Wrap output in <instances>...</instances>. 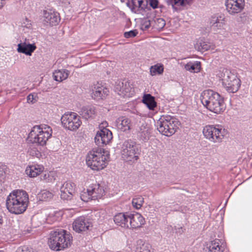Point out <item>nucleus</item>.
I'll return each instance as SVG.
<instances>
[{
	"instance_id": "nucleus-21",
	"label": "nucleus",
	"mask_w": 252,
	"mask_h": 252,
	"mask_svg": "<svg viewBox=\"0 0 252 252\" xmlns=\"http://www.w3.org/2000/svg\"><path fill=\"white\" fill-rule=\"evenodd\" d=\"M117 128L121 131L125 132L131 129L132 126L131 121L126 117H120L115 122Z\"/></svg>"
},
{
	"instance_id": "nucleus-37",
	"label": "nucleus",
	"mask_w": 252,
	"mask_h": 252,
	"mask_svg": "<svg viewBox=\"0 0 252 252\" xmlns=\"http://www.w3.org/2000/svg\"><path fill=\"white\" fill-rule=\"evenodd\" d=\"M28 153L29 155L37 158H39L41 156V153L34 147H31L28 150Z\"/></svg>"
},
{
	"instance_id": "nucleus-45",
	"label": "nucleus",
	"mask_w": 252,
	"mask_h": 252,
	"mask_svg": "<svg viewBox=\"0 0 252 252\" xmlns=\"http://www.w3.org/2000/svg\"><path fill=\"white\" fill-rule=\"evenodd\" d=\"M56 220H57V219L54 216L50 215L47 218V221L48 223H51Z\"/></svg>"
},
{
	"instance_id": "nucleus-35",
	"label": "nucleus",
	"mask_w": 252,
	"mask_h": 252,
	"mask_svg": "<svg viewBox=\"0 0 252 252\" xmlns=\"http://www.w3.org/2000/svg\"><path fill=\"white\" fill-rule=\"evenodd\" d=\"M127 5L131 11L135 13L139 14L142 12L141 10L142 7L138 5V2H136V0H131L127 3Z\"/></svg>"
},
{
	"instance_id": "nucleus-7",
	"label": "nucleus",
	"mask_w": 252,
	"mask_h": 252,
	"mask_svg": "<svg viewBox=\"0 0 252 252\" xmlns=\"http://www.w3.org/2000/svg\"><path fill=\"white\" fill-rule=\"evenodd\" d=\"M223 86L229 93L236 92L240 86V80L228 69L223 68L219 74Z\"/></svg>"
},
{
	"instance_id": "nucleus-19",
	"label": "nucleus",
	"mask_w": 252,
	"mask_h": 252,
	"mask_svg": "<svg viewBox=\"0 0 252 252\" xmlns=\"http://www.w3.org/2000/svg\"><path fill=\"white\" fill-rule=\"evenodd\" d=\"M129 227L136 228L141 227L144 224V218L139 213H128Z\"/></svg>"
},
{
	"instance_id": "nucleus-42",
	"label": "nucleus",
	"mask_w": 252,
	"mask_h": 252,
	"mask_svg": "<svg viewBox=\"0 0 252 252\" xmlns=\"http://www.w3.org/2000/svg\"><path fill=\"white\" fill-rule=\"evenodd\" d=\"M151 24H152V21L150 20H145L142 25V29L143 30H147L150 28Z\"/></svg>"
},
{
	"instance_id": "nucleus-13",
	"label": "nucleus",
	"mask_w": 252,
	"mask_h": 252,
	"mask_svg": "<svg viewBox=\"0 0 252 252\" xmlns=\"http://www.w3.org/2000/svg\"><path fill=\"white\" fill-rule=\"evenodd\" d=\"M226 9L229 14L235 15L241 12L244 8V0H226Z\"/></svg>"
},
{
	"instance_id": "nucleus-16",
	"label": "nucleus",
	"mask_w": 252,
	"mask_h": 252,
	"mask_svg": "<svg viewBox=\"0 0 252 252\" xmlns=\"http://www.w3.org/2000/svg\"><path fill=\"white\" fill-rule=\"evenodd\" d=\"M116 91L120 95L124 97H131L134 93L133 87L129 82H119L115 88Z\"/></svg>"
},
{
	"instance_id": "nucleus-26",
	"label": "nucleus",
	"mask_w": 252,
	"mask_h": 252,
	"mask_svg": "<svg viewBox=\"0 0 252 252\" xmlns=\"http://www.w3.org/2000/svg\"><path fill=\"white\" fill-rule=\"evenodd\" d=\"M224 18L221 16H213L210 20V25L216 31L223 28L224 25Z\"/></svg>"
},
{
	"instance_id": "nucleus-10",
	"label": "nucleus",
	"mask_w": 252,
	"mask_h": 252,
	"mask_svg": "<svg viewBox=\"0 0 252 252\" xmlns=\"http://www.w3.org/2000/svg\"><path fill=\"white\" fill-rule=\"evenodd\" d=\"M61 120L63 126L71 131L77 130L82 124L79 116L74 112L65 113Z\"/></svg>"
},
{
	"instance_id": "nucleus-1",
	"label": "nucleus",
	"mask_w": 252,
	"mask_h": 252,
	"mask_svg": "<svg viewBox=\"0 0 252 252\" xmlns=\"http://www.w3.org/2000/svg\"><path fill=\"white\" fill-rule=\"evenodd\" d=\"M29 195L23 190H14L7 197L6 206L9 212L14 214L24 213L28 205Z\"/></svg>"
},
{
	"instance_id": "nucleus-20",
	"label": "nucleus",
	"mask_w": 252,
	"mask_h": 252,
	"mask_svg": "<svg viewBox=\"0 0 252 252\" xmlns=\"http://www.w3.org/2000/svg\"><path fill=\"white\" fill-rule=\"evenodd\" d=\"M17 47V51L18 52L24 54L27 56H31L36 49L34 44H31L28 42L26 39L24 42L19 43Z\"/></svg>"
},
{
	"instance_id": "nucleus-3",
	"label": "nucleus",
	"mask_w": 252,
	"mask_h": 252,
	"mask_svg": "<svg viewBox=\"0 0 252 252\" xmlns=\"http://www.w3.org/2000/svg\"><path fill=\"white\" fill-rule=\"evenodd\" d=\"M71 242L72 237L62 229L50 232L48 244L52 250L56 251L63 250L70 246Z\"/></svg>"
},
{
	"instance_id": "nucleus-34",
	"label": "nucleus",
	"mask_w": 252,
	"mask_h": 252,
	"mask_svg": "<svg viewBox=\"0 0 252 252\" xmlns=\"http://www.w3.org/2000/svg\"><path fill=\"white\" fill-rule=\"evenodd\" d=\"M153 27L157 30L160 31L165 25V21L163 18H156L152 21Z\"/></svg>"
},
{
	"instance_id": "nucleus-18",
	"label": "nucleus",
	"mask_w": 252,
	"mask_h": 252,
	"mask_svg": "<svg viewBox=\"0 0 252 252\" xmlns=\"http://www.w3.org/2000/svg\"><path fill=\"white\" fill-rule=\"evenodd\" d=\"M75 190L74 183L68 181L64 182L60 188L61 198L63 200H70L72 198Z\"/></svg>"
},
{
	"instance_id": "nucleus-33",
	"label": "nucleus",
	"mask_w": 252,
	"mask_h": 252,
	"mask_svg": "<svg viewBox=\"0 0 252 252\" xmlns=\"http://www.w3.org/2000/svg\"><path fill=\"white\" fill-rule=\"evenodd\" d=\"M163 65L161 63H157L155 65L151 66L150 68V73L152 76L162 74L163 72Z\"/></svg>"
},
{
	"instance_id": "nucleus-31",
	"label": "nucleus",
	"mask_w": 252,
	"mask_h": 252,
	"mask_svg": "<svg viewBox=\"0 0 252 252\" xmlns=\"http://www.w3.org/2000/svg\"><path fill=\"white\" fill-rule=\"evenodd\" d=\"M195 48L198 51L204 52L209 50L214 49V45L210 43L200 40L196 43Z\"/></svg>"
},
{
	"instance_id": "nucleus-11",
	"label": "nucleus",
	"mask_w": 252,
	"mask_h": 252,
	"mask_svg": "<svg viewBox=\"0 0 252 252\" xmlns=\"http://www.w3.org/2000/svg\"><path fill=\"white\" fill-rule=\"evenodd\" d=\"M108 124L106 121L102 122L99 125L100 130L98 131L94 137V141L98 146H103L108 144L112 139V133L106 128Z\"/></svg>"
},
{
	"instance_id": "nucleus-32",
	"label": "nucleus",
	"mask_w": 252,
	"mask_h": 252,
	"mask_svg": "<svg viewBox=\"0 0 252 252\" xmlns=\"http://www.w3.org/2000/svg\"><path fill=\"white\" fill-rule=\"evenodd\" d=\"M151 246L145 243L141 240L136 242L135 252H153L151 251Z\"/></svg>"
},
{
	"instance_id": "nucleus-4",
	"label": "nucleus",
	"mask_w": 252,
	"mask_h": 252,
	"mask_svg": "<svg viewBox=\"0 0 252 252\" xmlns=\"http://www.w3.org/2000/svg\"><path fill=\"white\" fill-rule=\"evenodd\" d=\"M109 155L101 149L90 151L86 157V163L94 170H99L105 168L108 162Z\"/></svg>"
},
{
	"instance_id": "nucleus-41",
	"label": "nucleus",
	"mask_w": 252,
	"mask_h": 252,
	"mask_svg": "<svg viewBox=\"0 0 252 252\" xmlns=\"http://www.w3.org/2000/svg\"><path fill=\"white\" fill-rule=\"evenodd\" d=\"M136 1L138 2V5L141 6V7H142V8H141L142 11H144L147 6L148 0H136Z\"/></svg>"
},
{
	"instance_id": "nucleus-2",
	"label": "nucleus",
	"mask_w": 252,
	"mask_h": 252,
	"mask_svg": "<svg viewBox=\"0 0 252 252\" xmlns=\"http://www.w3.org/2000/svg\"><path fill=\"white\" fill-rule=\"evenodd\" d=\"M200 100L205 107L214 113L220 114L225 109L223 98L212 90L204 91Z\"/></svg>"
},
{
	"instance_id": "nucleus-17",
	"label": "nucleus",
	"mask_w": 252,
	"mask_h": 252,
	"mask_svg": "<svg viewBox=\"0 0 252 252\" xmlns=\"http://www.w3.org/2000/svg\"><path fill=\"white\" fill-rule=\"evenodd\" d=\"M91 226L89 219L83 216L77 218L72 223L73 230L78 233L86 231Z\"/></svg>"
},
{
	"instance_id": "nucleus-28",
	"label": "nucleus",
	"mask_w": 252,
	"mask_h": 252,
	"mask_svg": "<svg viewBox=\"0 0 252 252\" xmlns=\"http://www.w3.org/2000/svg\"><path fill=\"white\" fill-rule=\"evenodd\" d=\"M69 73L70 71L67 69H59L53 72V77L55 81L62 82L68 78Z\"/></svg>"
},
{
	"instance_id": "nucleus-5",
	"label": "nucleus",
	"mask_w": 252,
	"mask_h": 252,
	"mask_svg": "<svg viewBox=\"0 0 252 252\" xmlns=\"http://www.w3.org/2000/svg\"><path fill=\"white\" fill-rule=\"evenodd\" d=\"M52 133L51 128L46 125L35 126L29 133V138L32 143L44 146L51 136Z\"/></svg>"
},
{
	"instance_id": "nucleus-15",
	"label": "nucleus",
	"mask_w": 252,
	"mask_h": 252,
	"mask_svg": "<svg viewBox=\"0 0 252 252\" xmlns=\"http://www.w3.org/2000/svg\"><path fill=\"white\" fill-rule=\"evenodd\" d=\"M60 20L59 13L52 9H47L43 12V22L45 25L51 26L58 24Z\"/></svg>"
},
{
	"instance_id": "nucleus-12",
	"label": "nucleus",
	"mask_w": 252,
	"mask_h": 252,
	"mask_svg": "<svg viewBox=\"0 0 252 252\" xmlns=\"http://www.w3.org/2000/svg\"><path fill=\"white\" fill-rule=\"evenodd\" d=\"M103 186L99 184H93L87 190V192L81 195V198L84 201H88L89 199L96 200L101 198L104 194Z\"/></svg>"
},
{
	"instance_id": "nucleus-30",
	"label": "nucleus",
	"mask_w": 252,
	"mask_h": 252,
	"mask_svg": "<svg viewBox=\"0 0 252 252\" xmlns=\"http://www.w3.org/2000/svg\"><path fill=\"white\" fill-rule=\"evenodd\" d=\"M184 68L186 70L189 71L190 72H199L201 68L200 62L198 61L189 62L184 65Z\"/></svg>"
},
{
	"instance_id": "nucleus-14",
	"label": "nucleus",
	"mask_w": 252,
	"mask_h": 252,
	"mask_svg": "<svg viewBox=\"0 0 252 252\" xmlns=\"http://www.w3.org/2000/svg\"><path fill=\"white\" fill-rule=\"evenodd\" d=\"M91 92L92 97L96 100L104 99L109 93V90L98 82L92 86Z\"/></svg>"
},
{
	"instance_id": "nucleus-48",
	"label": "nucleus",
	"mask_w": 252,
	"mask_h": 252,
	"mask_svg": "<svg viewBox=\"0 0 252 252\" xmlns=\"http://www.w3.org/2000/svg\"><path fill=\"white\" fill-rule=\"evenodd\" d=\"M0 252H4V251L2 250H0Z\"/></svg>"
},
{
	"instance_id": "nucleus-40",
	"label": "nucleus",
	"mask_w": 252,
	"mask_h": 252,
	"mask_svg": "<svg viewBox=\"0 0 252 252\" xmlns=\"http://www.w3.org/2000/svg\"><path fill=\"white\" fill-rule=\"evenodd\" d=\"M138 32L136 30L130 31L124 33V36L126 38L134 37L137 35Z\"/></svg>"
},
{
	"instance_id": "nucleus-29",
	"label": "nucleus",
	"mask_w": 252,
	"mask_h": 252,
	"mask_svg": "<svg viewBox=\"0 0 252 252\" xmlns=\"http://www.w3.org/2000/svg\"><path fill=\"white\" fill-rule=\"evenodd\" d=\"M142 101L150 110H153L157 106V103L155 100L154 97L152 96L150 94H144L143 97Z\"/></svg>"
},
{
	"instance_id": "nucleus-24",
	"label": "nucleus",
	"mask_w": 252,
	"mask_h": 252,
	"mask_svg": "<svg viewBox=\"0 0 252 252\" xmlns=\"http://www.w3.org/2000/svg\"><path fill=\"white\" fill-rule=\"evenodd\" d=\"M208 248V252H223L225 245L220 239H216L211 241Z\"/></svg>"
},
{
	"instance_id": "nucleus-25",
	"label": "nucleus",
	"mask_w": 252,
	"mask_h": 252,
	"mask_svg": "<svg viewBox=\"0 0 252 252\" xmlns=\"http://www.w3.org/2000/svg\"><path fill=\"white\" fill-rule=\"evenodd\" d=\"M44 169V167L41 165L33 164L27 167L26 172L30 177H35L43 172Z\"/></svg>"
},
{
	"instance_id": "nucleus-43",
	"label": "nucleus",
	"mask_w": 252,
	"mask_h": 252,
	"mask_svg": "<svg viewBox=\"0 0 252 252\" xmlns=\"http://www.w3.org/2000/svg\"><path fill=\"white\" fill-rule=\"evenodd\" d=\"M40 179L41 180H44L47 182H50L52 181V179L50 177V174L48 173L42 174Z\"/></svg>"
},
{
	"instance_id": "nucleus-44",
	"label": "nucleus",
	"mask_w": 252,
	"mask_h": 252,
	"mask_svg": "<svg viewBox=\"0 0 252 252\" xmlns=\"http://www.w3.org/2000/svg\"><path fill=\"white\" fill-rule=\"evenodd\" d=\"M16 252H34L31 250L29 249L26 247H23L22 248H20L18 249Z\"/></svg>"
},
{
	"instance_id": "nucleus-6",
	"label": "nucleus",
	"mask_w": 252,
	"mask_h": 252,
	"mask_svg": "<svg viewBox=\"0 0 252 252\" xmlns=\"http://www.w3.org/2000/svg\"><path fill=\"white\" fill-rule=\"evenodd\" d=\"M180 124L178 120L170 115L163 116L157 123V129L162 134L170 136L175 133Z\"/></svg>"
},
{
	"instance_id": "nucleus-46",
	"label": "nucleus",
	"mask_w": 252,
	"mask_h": 252,
	"mask_svg": "<svg viewBox=\"0 0 252 252\" xmlns=\"http://www.w3.org/2000/svg\"><path fill=\"white\" fill-rule=\"evenodd\" d=\"M6 168V165L3 163L0 162V175L2 174L3 172H5Z\"/></svg>"
},
{
	"instance_id": "nucleus-9",
	"label": "nucleus",
	"mask_w": 252,
	"mask_h": 252,
	"mask_svg": "<svg viewBox=\"0 0 252 252\" xmlns=\"http://www.w3.org/2000/svg\"><path fill=\"white\" fill-rule=\"evenodd\" d=\"M204 136L213 142H220L225 134V130L221 126L208 125L203 130Z\"/></svg>"
},
{
	"instance_id": "nucleus-22",
	"label": "nucleus",
	"mask_w": 252,
	"mask_h": 252,
	"mask_svg": "<svg viewBox=\"0 0 252 252\" xmlns=\"http://www.w3.org/2000/svg\"><path fill=\"white\" fill-rule=\"evenodd\" d=\"M128 213H118L114 217V221L117 225L122 227L128 228Z\"/></svg>"
},
{
	"instance_id": "nucleus-36",
	"label": "nucleus",
	"mask_w": 252,
	"mask_h": 252,
	"mask_svg": "<svg viewBox=\"0 0 252 252\" xmlns=\"http://www.w3.org/2000/svg\"><path fill=\"white\" fill-rule=\"evenodd\" d=\"M144 202V198L141 196H135L132 201L133 206L136 209H140Z\"/></svg>"
},
{
	"instance_id": "nucleus-23",
	"label": "nucleus",
	"mask_w": 252,
	"mask_h": 252,
	"mask_svg": "<svg viewBox=\"0 0 252 252\" xmlns=\"http://www.w3.org/2000/svg\"><path fill=\"white\" fill-rule=\"evenodd\" d=\"M151 129L146 123H142L137 131L138 136L143 141L148 140L150 136Z\"/></svg>"
},
{
	"instance_id": "nucleus-27",
	"label": "nucleus",
	"mask_w": 252,
	"mask_h": 252,
	"mask_svg": "<svg viewBox=\"0 0 252 252\" xmlns=\"http://www.w3.org/2000/svg\"><path fill=\"white\" fill-rule=\"evenodd\" d=\"M95 114V109L92 105L83 106L80 112V115L86 120L93 118Z\"/></svg>"
},
{
	"instance_id": "nucleus-49",
	"label": "nucleus",
	"mask_w": 252,
	"mask_h": 252,
	"mask_svg": "<svg viewBox=\"0 0 252 252\" xmlns=\"http://www.w3.org/2000/svg\"><path fill=\"white\" fill-rule=\"evenodd\" d=\"M189 1V4L190 3V0H188Z\"/></svg>"
},
{
	"instance_id": "nucleus-8",
	"label": "nucleus",
	"mask_w": 252,
	"mask_h": 252,
	"mask_svg": "<svg viewBox=\"0 0 252 252\" xmlns=\"http://www.w3.org/2000/svg\"><path fill=\"white\" fill-rule=\"evenodd\" d=\"M121 155L122 159L126 161H137L139 149L135 142L130 139L124 141L121 146Z\"/></svg>"
},
{
	"instance_id": "nucleus-47",
	"label": "nucleus",
	"mask_w": 252,
	"mask_h": 252,
	"mask_svg": "<svg viewBox=\"0 0 252 252\" xmlns=\"http://www.w3.org/2000/svg\"><path fill=\"white\" fill-rule=\"evenodd\" d=\"M5 4V0H0V8L3 7V6Z\"/></svg>"
},
{
	"instance_id": "nucleus-38",
	"label": "nucleus",
	"mask_w": 252,
	"mask_h": 252,
	"mask_svg": "<svg viewBox=\"0 0 252 252\" xmlns=\"http://www.w3.org/2000/svg\"><path fill=\"white\" fill-rule=\"evenodd\" d=\"M53 196V194L47 190H43L41 191L40 197L42 200H48L51 199Z\"/></svg>"
},
{
	"instance_id": "nucleus-39",
	"label": "nucleus",
	"mask_w": 252,
	"mask_h": 252,
	"mask_svg": "<svg viewBox=\"0 0 252 252\" xmlns=\"http://www.w3.org/2000/svg\"><path fill=\"white\" fill-rule=\"evenodd\" d=\"M27 102L29 103L33 104L38 100V96L36 94H30L27 97Z\"/></svg>"
}]
</instances>
